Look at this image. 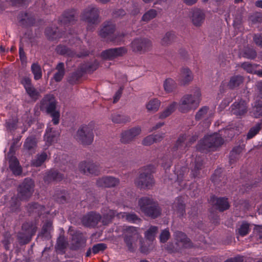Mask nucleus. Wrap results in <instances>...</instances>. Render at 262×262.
I'll use <instances>...</instances> for the list:
<instances>
[{"label":"nucleus","mask_w":262,"mask_h":262,"mask_svg":"<svg viewBox=\"0 0 262 262\" xmlns=\"http://www.w3.org/2000/svg\"><path fill=\"white\" fill-rule=\"evenodd\" d=\"M174 237L178 243L182 244V246L185 248L190 247L191 243L187 235L181 231H177L174 233Z\"/></svg>","instance_id":"30"},{"label":"nucleus","mask_w":262,"mask_h":262,"mask_svg":"<svg viewBox=\"0 0 262 262\" xmlns=\"http://www.w3.org/2000/svg\"><path fill=\"white\" fill-rule=\"evenodd\" d=\"M205 14L203 10L195 9L192 11L191 19L192 23L195 27H200L204 21Z\"/></svg>","instance_id":"22"},{"label":"nucleus","mask_w":262,"mask_h":262,"mask_svg":"<svg viewBox=\"0 0 262 262\" xmlns=\"http://www.w3.org/2000/svg\"><path fill=\"white\" fill-rule=\"evenodd\" d=\"M127 52V50L125 47L111 48L102 52V57L106 59L112 60L118 57L125 55Z\"/></svg>","instance_id":"15"},{"label":"nucleus","mask_w":262,"mask_h":262,"mask_svg":"<svg viewBox=\"0 0 262 262\" xmlns=\"http://www.w3.org/2000/svg\"><path fill=\"white\" fill-rule=\"evenodd\" d=\"M262 128V121L251 127L247 135V139H250L256 135Z\"/></svg>","instance_id":"42"},{"label":"nucleus","mask_w":262,"mask_h":262,"mask_svg":"<svg viewBox=\"0 0 262 262\" xmlns=\"http://www.w3.org/2000/svg\"><path fill=\"white\" fill-rule=\"evenodd\" d=\"M224 143V139L222 135L219 133H214L204 137L201 142V144L204 149H210L214 150L216 148L221 146Z\"/></svg>","instance_id":"9"},{"label":"nucleus","mask_w":262,"mask_h":262,"mask_svg":"<svg viewBox=\"0 0 262 262\" xmlns=\"http://www.w3.org/2000/svg\"><path fill=\"white\" fill-rule=\"evenodd\" d=\"M107 248V246L104 243H99L94 245L92 248V252L94 254H97L100 252L104 251Z\"/></svg>","instance_id":"59"},{"label":"nucleus","mask_w":262,"mask_h":262,"mask_svg":"<svg viewBox=\"0 0 262 262\" xmlns=\"http://www.w3.org/2000/svg\"><path fill=\"white\" fill-rule=\"evenodd\" d=\"M27 207L30 214H36L38 216L41 215L45 212V207L43 205L35 202L28 204Z\"/></svg>","instance_id":"27"},{"label":"nucleus","mask_w":262,"mask_h":262,"mask_svg":"<svg viewBox=\"0 0 262 262\" xmlns=\"http://www.w3.org/2000/svg\"><path fill=\"white\" fill-rule=\"evenodd\" d=\"M45 34L48 39L52 40L57 39L62 36V33L59 32L58 28L55 27L47 28Z\"/></svg>","instance_id":"31"},{"label":"nucleus","mask_w":262,"mask_h":262,"mask_svg":"<svg viewBox=\"0 0 262 262\" xmlns=\"http://www.w3.org/2000/svg\"><path fill=\"white\" fill-rule=\"evenodd\" d=\"M115 25L111 22L104 23L103 28L100 31L99 35L102 38H106L114 32Z\"/></svg>","instance_id":"28"},{"label":"nucleus","mask_w":262,"mask_h":262,"mask_svg":"<svg viewBox=\"0 0 262 262\" xmlns=\"http://www.w3.org/2000/svg\"><path fill=\"white\" fill-rule=\"evenodd\" d=\"M126 34L124 33H117L115 36H113L111 39V41L115 43L116 45H120L124 41V37Z\"/></svg>","instance_id":"56"},{"label":"nucleus","mask_w":262,"mask_h":262,"mask_svg":"<svg viewBox=\"0 0 262 262\" xmlns=\"http://www.w3.org/2000/svg\"><path fill=\"white\" fill-rule=\"evenodd\" d=\"M244 81V78L241 75H235L231 77L228 86L231 89L239 86Z\"/></svg>","instance_id":"37"},{"label":"nucleus","mask_w":262,"mask_h":262,"mask_svg":"<svg viewBox=\"0 0 262 262\" xmlns=\"http://www.w3.org/2000/svg\"><path fill=\"white\" fill-rule=\"evenodd\" d=\"M21 18L20 20V22L23 25H32L35 21V19L32 17H30L28 13H24L21 14Z\"/></svg>","instance_id":"53"},{"label":"nucleus","mask_w":262,"mask_h":262,"mask_svg":"<svg viewBox=\"0 0 262 262\" xmlns=\"http://www.w3.org/2000/svg\"><path fill=\"white\" fill-rule=\"evenodd\" d=\"M151 41L146 38H135L130 43V47L134 52L145 51L151 46Z\"/></svg>","instance_id":"17"},{"label":"nucleus","mask_w":262,"mask_h":262,"mask_svg":"<svg viewBox=\"0 0 262 262\" xmlns=\"http://www.w3.org/2000/svg\"><path fill=\"white\" fill-rule=\"evenodd\" d=\"M259 67V64H252L248 62H245L242 63L241 67L246 70L248 73L252 74L254 69Z\"/></svg>","instance_id":"55"},{"label":"nucleus","mask_w":262,"mask_h":262,"mask_svg":"<svg viewBox=\"0 0 262 262\" xmlns=\"http://www.w3.org/2000/svg\"><path fill=\"white\" fill-rule=\"evenodd\" d=\"M201 92L199 88H195L192 94H186L183 96L179 103V110L181 113H187L195 110L201 101Z\"/></svg>","instance_id":"2"},{"label":"nucleus","mask_w":262,"mask_h":262,"mask_svg":"<svg viewBox=\"0 0 262 262\" xmlns=\"http://www.w3.org/2000/svg\"><path fill=\"white\" fill-rule=\"evenodd\" d=\"M68 245V243L63 236H60L57 240L56 246V250L60 251H64Z\"/></svg>","instance_id":"48"},{"label":"nucleus","mask_w":262,"mask_h":262,"mask_svg":"<svg viewBox=\"0 0 262 262\" xmlns=\"http://www.w3.org/2000/svg\"><path fill=\"white\" fill-rule=\"evenodd\" d=\"M210 201L221 212L229 208L230 205L228 199L226 198H217L212 196L210 199Z\"/></svg>","instance_id":"23"},{"label":"nucleus","mask_w":262,"mask_h":262,"mask_svg":"<svg viewBox=\"0 0 262 262\" xmlns=\"http://www.w3.org/2000/svg\"><path fill=\"white\" fill-rule=\"evenodd\" d=\"M94 134L93 129L88 125H82L78 129L75 139L76 140L84 145H91L94 140Z\"/></svg>","instance_id":"8"},{"label":"nucleus","mask_w":262,"mask_h":262,"mask_svg":"<svg viewBox=\"0 0 262 262\" xmlns=\"http://www.w3.org/2000/svg\"><path fill=\"white\" fill-rule=\"evenodd\" d=\"M101 220V215L94 211H91L84 215L82 219V224L87 227H95Z\"/></svg>","instance_id":"14"},{"label":"nucleus","mask_w":262,"mask_h":262,"mask_svg":"<svg viewBox=\"0 0 262 262\" xmlns=\"http://www.w3.org/2000/svg\"><path fill=\"white\" fill-rule=\"evenodd\" d=\"M75 14L74 10L65 11L59 18L61 24L67 26L74 24L76 20Z\"/></svg>","instance_id":"21"},{"label":"nucleus","mask_w":262,"mask_h":262,"mask_svg":"<svg viewBox=\"0 0 262 262\" xmlns=\"http://www.w3.org/2000/svg\"><path fill=\"white\" fill-rule=\"evenodd\" d=\"M172 209L178 216L183 217L185 214V206L181 198L176 199L172 205Z\"/></svg>","instance_id":"26"},{"label":"nucleus","mask_w":262,"mask_h":262,"mask_svg":"<svg viewBox=\"0 0 262 262\" xmlns=\"http://www.w3.org/2000/svg\"><path fill=\"white\" fill-rule=\"evenodd\" d=\"M157 15V12L156 10L150 9L143 15L142 20L144 21H148L155 18Z\"/></svg>","instance_id":"54"},{"label":"nucleus","mask_w":262,"mask_h":262,"mask_svg":"<svg viewBox=\"0 0 262 262\" xmlns=\"http://www.w3.org/2000/svg\"><path fill=\"white\" fill-rule=\"evenodd\" d=\"M124 242L128 250L133 252L137 247L139 234L137 228L133 226H124L122 229Z\"/></svg>","instance_id":"7"},{"label":"nucleus","mask_w":262,"mask_h":262,"mask_svg":"<svg viewBox=\"0 0 262 262\" xmlns=\"http://www.w3.org/2000/svg\"><path fill=\"white\" fill-rule=\"evenodd\" d=\"M36 147V141L34 137H28L24 144V148L29 154H32L35 152Z\"/></svg>","instance_id":"32"},{"label":"nucleus","mask_w":262,"mask_h":262,"mask_svg":"<svg viewBox=\"0 0 262 262\" xmlns=\"http://www.w3.org/2000/svg\"><path fill=\"white\" fill-rule=\"evenodd\" d=\"M26 91L28 95L33 99L35 100H37L39 96V92L35 89V88L32 85L26 89Z\"/></svg>","instance_id":"58"},{"label":"nucleus","mask_w":262,"mask_h":262,"mask_svg":"<svg viewBox=\"0 0 262 262\" xmlns=\"http://www.w3.org/2000/svg\"><path fill=\"white\" fill-rule=\"evenodd\" d=\"M161 102L157 99H153L150 100L146 104V108L149 111L156 112L158 110Z\"/></svg>","instance_id":"44"},{"label":"nucleus","mask_w":262,"mask_h":262,"mask_svg":"<svg viewBox=\"0 0 262 262\" xmlns=\"http://www.w3.org/2000/svg\"><path fill=\"white\" fill-rule=\"evenodd\" d=\"M198 139L196 135H181L179 136L172 148L173 159L185 152L192 143Z\"/></svg>","instance_id":"5"},{"label":"nucleus","mask_w":262,"mask_h":262,"mask_svg":"<svg viewBox=\"0 0 262 262\" xmlns=\"http://www.w3.org/2000/svg\"><path fill=\"white\" fill-rule=\"evenodd\" d=\"M138 206L141 211L146 216L152 219L159 217L162 209L159 203L148 196L142 197L138 200Z\"/></svg>","instance_id":"1"},{"label":"nucleus","mask_w":262,"mask_h":262,"mask_svg":"<svg viewBox=\"0 0 262 262\" xmlns=\"http://www.w3.org/2000/svg\"><path fill=\"white\" fill-rule=\"evenodd\" d=\"M120 183L119 179L113 176H104L97 180L96 185L98 187L111 188L117 186Z\"/></svg>","instance_id":"18"},{"label":"nucleus","mask_w":262,"mask_h":262,"mask_svg":"<svg viewBox=\"0 0 262 262\" xmlns=\"http://www.w3.org/2000/svg\"><path fill=\"white\" fill-rule=\"evenodd\" d=\"M47 158V155L43 152L40 155H37L36 158L32 161V165L35 167H38L45 161Z\"/></svg>","instance_id":"43"},{"label":"nucleus","mask_w":262,"mask_h":262,"mask_svg":"<svg viewBox=\"0 0 262 262\" xmlns=\"http://www.w3.org/2000/svg\"><path fill=\"white\" fill-rule=\"evenodd\" d=\"M203 166V159L202 157L196 156L194 161L191 162V175L193 178L199 177Z\"/></svg>","instance_id":"20"},{"label":"nucleus","mask_w":262,"mask_h":262,"mask_svg":"<svg viewBox=\"0 0 262 262\" xmlns=\"http://www.w3.org/2000/svg\"><path fill=\"white\" fill-rule=\"evenodd\" d=\"M250 231V225L247 222H243L237 230V233L242 236L247 235Z\"/></svg>","instance_id":"50"},{"label":"nucleus","mask_w":262,"mask_h":262,"mask_svg":"<svg viewBox=\"0 0 262 262\" xmlns=\"http://www.w3.org/2000/svg\"><path fill=\"white\" fill-rule=\"evenodd\" d=\"M152 249V245L151 244L142 243L141 242V245L140 247V251L141 253L147 254Z\"/></svg>","instance_id":"60"},{"label":"nucleus","mask_w":262,"mask_h":262,"mask_svg":"<svg viewBox=\"0 0 262 262\" xmlns=\"http://www.w3.org/2000/svg\"><path fill=\"white\" fill-rule=\"evenodd\" d=\"M248 108L247 102L242 99L235 101L230 106L231 113L239 118L246 115Z\"/></svg>","instance_id":"12"},{"label":"nucleus","mask_w":262,"mask_h":262,"mask_svg":"<svg viewBox=\"0 0 262 262\" xmlns=\"http://www.w3.org/2000/svg\"><path fill=\"white\" fill-rule=\"evenodd\" d=\"M34 181L29 178H26L19 185L18 189V196L20 200H27L34 191Z\"/></svg>","instance_id":"10"},{"label":"nucleus","mask_w":262,"mask_h":262,"mask_svg":"<svg viewBox=\"0 0 262 262\" xmlns=\"http://www.w3.org/2000/svg\"><path fill=\"white\" fill-rule=\"evenodd\" d=\"M44 139L48 144L51 145L57 140V134L52 130V128L48 126L44 135Z\"/></svg>","instance_id":"34"},{"label":"nucleus","mask_w":262,"mask_h":262,"mask_svg":"<svg viewBox=\"0 0 262 262\" xmlns=\"http://www.w3.org/2000/svg\"><path fill=\"white\" fill-rule=\"evenodd\" d=\"M153 172L154 166L150 165L142 169L135 182L137 186L140 188L150 189L155 183L152 175Z\"/></svg>","instance_id":"6"},{"label":"nucleus","mask_w":262,"mask_h":262,"mask_svg":"<svg viewBox=\"0 0 262 262\" xmlns=\"http://www.w3.org/2000/svg\"><path fill=\"white\" fill-rule=\"evenodd\" d=\"M32 237L22 230L18 232L17 234V239L21 245H24L28 244Z\"/></svg>","instance_id":"39"},{"label":"nucleus","mask_w":262,"mask_h":262,"mask_svg":"<svg viewBox=\"0 0 262 262\" xmlns=\"http://www.w3.org/2000/svg\"><path fill=\"white\" fill-rule=\"evenodd\" d=\"M257 54L256 50L252 48H245L243 52V56L245 58L254 59L257 57Z\"/></svg>","instance_id":"49"},{"label":"nucleus","mask_w":262,"mask_h":262,"mask_svg":"<svg viewBox=\"0 0 262 262\" xmlns=\"http://www.w3.org/2000/svg\"><path fill=\"white\" fill-rule=\"evenodd\" d=\"M192 79L193 75L191 71L188 68H183L179 78V81L180 84L182 85L188 84Z\"/></svg>","instance_id":"25"},{"label":"nucleus","mask_w":262,"mask_h":262,"mask_svg":"<svg viewBox=\"0 0 262 262\" xmlns=\"http://www.w3.org/2000/svg\"><path fill=\"white\" fill-rule=\"evenodd\" d=\"M81 19L88 23L87 29L93 31L94 26L100 23L99 10L93 5L84 9L80 15Z\"/></svg>","instance_id":"4"},{"label":"nucleus","mask_w":262,"mask_h":262,"mask_svg":"<svg viewBox=\"0 0 262 262\" xmlns=\"http://www.w3.org/2000/svg\"><path fill=\"white\" fill-rule=\"evenodd\" d=\"M98 68V63L97 61H95L92 63H89L86 64L82 68L86 72H93L95 71Z\"/></svg>","instance_id":"61"},{"label":"nucleus","mask_w":262,"mask_h":262,"mask_svg":"<svg viewBox=\"0 0 262 262\" xmlns=\"http://www.w3.org/2000/svg\"><path fill=\"white\" fill-rule=\"evenodd\" d=\"M252 115L256 118L262 117V102H256L252 111Z\"/></svg>","instance_id":"45"},{"label":"nucleus","mask_w":262,"mask_h":262,"mask_svg":"<svg viewBox=\"0 0 262 262\" xmlns=\"http://www.w3.org/2000/svg\"><path fill=\"white\" fill-rule=\"evenodd\" d=\"M253 40L256 46L262 48V33L254 34L253 35Z\"/></svg>","instance_id":"64"},{"label":"nucleus","mask_w":262,"mask_h":262,"mask_svg":"<svg viewBox=\"0 0 262 262\" xmlns=\"http://www.w3.org/2000/svg\"><path fill=\"white\" fill-rule=\"evenodd\" d=\"M86 239L80 231H77L72 235L71 249L76 250L84 247Z\"/></svg>","instance_id":"19"},{"label":"nucleus","mask_w":262,"mask_h":262,"mask_svg":"<svg viewBox=\"0 0 262 262\" xmlns=\"http://www.w3.org/2000/svg\"><path fill=\"white\" fill-rule=\"evenodd\" d=\"M158 231V227L151 226L145 232V236L149 241H152L155 239V235Z\"/></svg>","instance_id":"51"},{"label":"nucleus","mask_w":262,"mask_h":262,"mask_svg":"<svg viewBox=\"0 0 262 262\" xmlns=\"http://www.w3.org/2000/svg\"><path fill=\"white\" fill-rule=\"evenodd\" d=\"M37 229V226L35 223L33 222H27L24 223L21 226V230L32 237Z\"/></svg>","instance_id":"29"},{"label":"nucleus","mask_w":262,"mask_h":262,"mask_svg":"<svg viewBox=\"0 0 262 262\" xmlns=\"http://www.w3.org/2000/svg\"><path fill=\"white\" fill-rule=\"evenodd\" d=\"M209 110L208 106H203L196 113L195 118L196 120H200L207 113Z\"/></svg>","instance_id":"62"},{"label":"nucleus","mask_w":262,"mask_h":262,"mask_svg":"<svg viewBox=\"0 0 262 262\" xmlns=\"http://www.w3.org/2000/svg\"><path fill=\"white\" fill-rule=\"evenodd\" d=\"M139 127H134L122 132L120 135V142L123 144H129L133 142L135 138L141 133Z\"/></svg>","instance_id":"13"},{"label":"nucleus","mask_w":262,"mask_h":262,"mask_svg":"<svg viewBox=\"0 0 262 262\" xmlns=\"http://www.w3.org/2000/svg\"><path fill=\"white\" fill-rule=\"evenodd\" d=\"M82 76L83 72L81 70H77L69 75L68 81L72 85L77 84Z\"/></svg>","instance_id":"36"},{"label":"nucleus","mask_w":262,"mask_h":262,"mask_svg":"<svg viewBox=\"0 0 262 262\" xmlns=\"http://www.w3.org/2000/svg\"><path fill=\"white\" fill-rule=\"evenodd\" d=\"M64 178L63 174L58 172L57 170L51 169L46 172L43 180L46 183H51L52 182H59L61 181Z\"/></svg>","instance_id":"24"},{"label":"nucleus","mask_w":262,"mask_h":262,"mask_svg":"<svg viewBox=\"0 0 262 262\" xmlns=\"http://www.w3.org/2000/svg\"><path fill=\"white\" fill-rule=\"evenodd\" d=\"M162 165L164 168H169L172 164V158L169 155L164 156L162 159Z\"/></svg>","instance_id":"63"},{"label":"nucleus","mask_w":262,"mask_h":262,"mask_svg":"<svg viewBox=\"0 0 262 262\" xmlns=\"http://www.w3.org/2000/svg\"><path fill=\"white\" fill-rule=\"evenodd\" d=\"M175 35L172 32H169L165 34L161 40L162 45H168L170 44L174 39Z\"/></svg>","instance_id":"52"},{"label":"nucleus","mask_w":262,"mask_h":262,"mask_svg":"<svg viewBox=\"0 0 262 262\" xmlns=\"http://www.w3.org/2000/svg\"><path fill=\"white\" fill-rule=\"evenodd\" d=\"M79 170L84 174L98 175L100 172V166L93 162H82L79 164Z\"/></svg>","instance_id":"16"},{"label":"nucleus","mask_w":262,"mask_h":262,"mask_svg":"<svg viewBox=\"0 0 262 262\" xmlns=\"http://www.w3.org/2000/svg\"><path fill=\"white\" fill-rule=\"evenodd\" d=\"M242 150V149L240 146L235 147L232 150L229 155V162L231 164L239 159Z\"/></svg>","instance_id":"41"},{"label":"nucleus","mask_w":262,"mask_h":262,"mask_svg":"<svg viewBox=\"0 0 262 262\" xmlns=\"http://www.w3.org/2000/svg\"><path fill=\"white\" fill-rule=\"evenodd\" d=\"M31 69L35 80H38L41 78L42 71L41 67L37 63H33L31 65Z\"/></svg>","instance_id":"40"},{"label":"nucleus","mask_w":262,"mask_h":262,"mask_svg":"<svg viewBox=\"0 0 262 262\" xmlns=\"http://www.w3.org/2000/svg\"><path fill=\"white\" fill-rule=\"evenodd\" d=\"M111 120L114 123L117 124H125L131 120L129 116L119 114L112 115Z\"/></svg>","instance_id":"33"},{"label":"nucleus","mask_w":262,"mask_h":262,"mask_svg":"<svg viewBox=\"0 0 262 262\" xmlns=\"http://www.w3.org/2000/svg\"><path fill=\"white\" fill-rule=\"evenodd\" d=\"M56 50L57 53L60 55L73 56L75 54L73 51L64 46H58Z\"/></svg>","instance_id":"46"},{"label":"nucleus","mask_w":262,"mask_h":262,"mask_svg":"<svg viewBox=\"0 0 262 262\" xmlns=\"http://www.w3.org/2000/svg\"><path fill=\"white\" fill-rule=\"evenodd\" d=\"M164 88L167 92H171L176 89V83L173 79L168 78L166 79L164 83Z\"/></svg>","instance_id":"47"},{"label":"nucleus","mask_w":262,"mask_h":262,"mask_svg":"<svg viewBox=\"0 0 262 262\" xmlns=\"http://www.w3.org/2000/svg\"><path fill=\"white\" fill-rule=\"evenodd\" d=\"M56 72L53 76V79L56 82H60L62 80L65 74L64 64L63 62H59L56 67Z\"/></svg>","instance_id":"35"},{"label":"nucleus","mask_w":262,"mask_h":262,"mask_svg":"<svg viewBox=\"0 0 262 262\" xmlns=\"http://www.w3.org/2000/svg\"><path fill=\"white\" fill-rule=\"evenodd\" d=\"M14 144L15 143L10 147L9 151L7 154V159L9 162V168L13 174L15 176H20L22 173V167L17 158L14 156Z\"/></svg>","instance_id":"11"},{"label":"nucleus","mask_w":262,"mask_h":262,"mask_svg":"<svg viewBox=\"0 0 262 262\" xmlns=\"http://www.w3.org/2000/svg\"><path fill=\"white\" fill-rule=\"evenodd\" d=\"M121 214V217L128 222L139 223L141 222V219L135 213L123 212Z\"/></svg>","instance_id":"38"},{"label":"nucleus","mask_w":262,"mask_h":262,"mask_svg":"<svg viewBox=\"0 0 262 262\" xmlns=\"http://www.w3.org/2000/svg\"><path fill=\"white\" fill-rule=\"evenodd\" d=\"M17 120L16 119H10L6 120V127L9 131L14 130L17 128Z\"/></svg>","instance_id":"57"},{"label":"nucleus","mask_w":262,"mask_h":262,"mask_svg":"<svg viewBox=\"0 0 262 262\" xmlns=\"http://www.w3.org/2000/svg\"><path fill=\"white\" fill-rule=\"evenodd\" d=\"M40 109L51 116L54 125L59 123L60 113L56 110V101L53 95L47 94L43 97L40 101Z\"/></svg>","instance_id":"3"}]
</instances>
